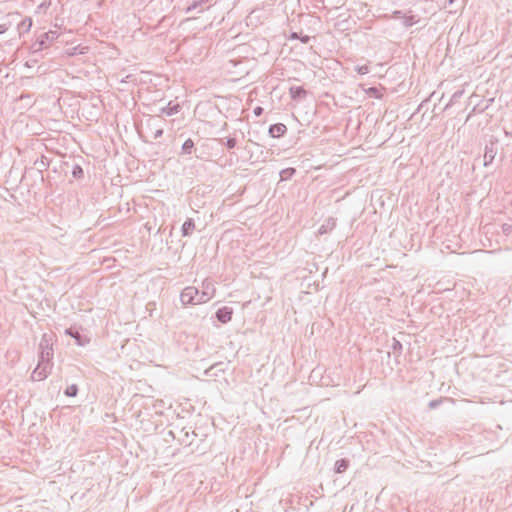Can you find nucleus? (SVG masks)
<instances>
[{
	"instance_id": "ddd939ff",
	"label": "nucleus",
	"mask_w": 512,
	"mask_h": 512,
	"mask_svg": "<svg viewBox=\"0 0 512 512\" xmlns=\"http://www.w3.org/2000/svg\"><path fill=\"white\" fill-rule=\"evenodd\" d=\"M179 104H172V102H169L167 106L162 107L160 109V113L166 114L167 116H172L179 111Z\"/></svg>"
},
{
	"instance_id": "f3484780",
	"label": "nucleus",
	"mask_w": 512,
	"mask_h": 512,
	"mask_svg": "<svg viewBox=\"0 0 512 512\" xmlns=\"http://www.w3.org/2000/svg\"><path fill=\"white\" fill-rule=\"evenodd\" d=\"M182 154H191L194 149V141L192 139H187L182 145Z\"/></svg>"
},
{
	"instance_id": "473e14b6",
	"label": "nucleus",
	"mask_w": 512,
	"mask_h": 512,
	"mask_svg": "<svg viewBox=\"0 0 512 512\" xmlns=\"http://www.w3.org/2000/svg\"><path fill=\"white\" fill-rule=\"evenodd\" d=\"M462 91H457L453 94L452 98H451V102L456 100L457 98H459L461 95H462Z\"/></svg>"
},
{
	"instance_id": "c9c22d12",
	"label": "nucleus",
	"mask_w": 512,
	"mask_h": 512,
	"mask_svg": "<svg viewBox=\"0 0 512 512\" xmlns=\"http://www.w3.org/2000/svg\"><path fill=\"white\" fill-rule=\"evenodd\" d=\"M465 0H449L450 4H453L454 2H461L464 3Z\"/></svg>"
},
{
	"instance_id": "4468645a",
	"label": "nucleus",
	"mask_w": 512,
	"mask_h": 512,
	"mask_svg": "<svg viewBox=\"0 0 512 512\" xmlns=\"http://www.w3.org/2000/svg\"><path fill=\"white\" fill-rule=\"evenodd\" d=\"M225 368H223V363L218 362L210 366L206 371L205 374L208 376H217V372H224Z\"/></svg>"
},
{
	"instance_id": "7c9ffc66",
	"label": "nucleus",
	"mask_w": 512,
	"mask_h": 512,
	"mask_svg": "<svg viewBox=\"0 0 512 512\" xmlns=\"http://www.w3.org/2000/svg\"><path fill=\"white\" fill-rule=\"evenodd\" d=\"M502 229H503V232L509 233V232H511L512 227L509 224H503Z\"/></svg>"
},
{
	"instance_id": "20e7f679",
	"label": "nucleus",
	"mask_w": 512,
	"mask_h": 512,
	"mask_svg": "<svg viewBox=\"0 0 512 512\" xmlns=\"http://www.w3.org/2000/svg\"><path fill=\"white\" fill-rule=\"evenodd\" d=\"M58 36H59L58 32L52 31V30L41 34L39 36L37 42L34 44V46L38 45V48H36L35 51L46 48L47 44L49 42H53L54 40H56L58 38Z\"/></svg>"
},
{
	"instance_id": "423d86ee",
	"label": "nucleus",
	"mask_w": 512,
	"mask_h": 512,
	"mask_svg": "<svg viewBox=\"0 0 512 512\" xmlns=\"http://www.w3.org/2000/svg\"><path fill=\"white\" fill-rule=\"evenodd\" d=\"M203 288L204 289L202 293L199 294V297L197 298V302L200 304L208 302L214 296L215 293V288L209 282H204Z\"/></svg>"
},
{
	"instance_id": "f03ea898",
	"label": "nucleus",
	"mask_w": 512,
	"mask_h": 512,
	"mask_svg": "<svg viewBox=\"0 0 512 512\" xmlns=\"http://www.w3.org/2000/svg\"><path fill=\"white\" fill-rule=\"evenodd\" d=\"M53 363L51 360L40 359L37 367L33 370L31 378L33 381H42L50 374Z\"/></svg>"
},
{
	"instance_id": "4be33fe9",
	"label": "nucleus",
	"mask_w": 512,
	"mask_h": 512,
	"mask_svg": "<svg viewBox=\"0 0 512 512\" xmlns=\"http://www.w3.org/2000/svg\"><path fill=\"white\" fill-rule=\"evenodd\" d=\"M78 393V387L76 384H72L65 389L64 394L68 397H75Z\"/></svg>"
},
{
	"instance_id": "f704fd0d",
	"label": "nucleus",
	"mask_w": 512,
	"mask_h": 512,
	"mask_svg": "<svg viewBox=\"0 0 512 512\" xmlns=\"http://www.w3.org/2000/svg\"><path fill=\"white\" fill-rule=\"evenodd\" d=\"M291 39H297L298 38V34L296 32H293L290 36Z\"/></svg>"
},
{
	"instance_id": "7ed1b4c3",
	"label": "nucleus",
	"mask_w": 512,
	"mask_h": 512,
	"mask_svg": "<svg viewBox=\"0 0 512 512\" xmlns=\"http://www.w3.org/2000/svg\"><path fill=\"white\" fill-rule=\"evenodd\" d=\"M199 297V291L197 288L193 286H188L184 288L180 294V301L183 305H196L199 304L197 302V298Z\"/></svg>"
},
{
	"instance_id": "a211bd4d",
	"label": "nucleus",
	"mask_w": 512,
	"mask_h": 512,
	"mask_svg": "<svg viewBox=\"0 0 512 512\" xmlns=\"http://www.w3.org/2000/svg\"><path fill=\"white\" fill-rule=\"evenodd\" d=\"M392 352L396 355V357H399L402 353V344L399 340L396 338L392 339V345H391Z\"/></svg>"
},
{
	"instance_id": "dca6fc26",
	"label": "nucleus",
	"mask_w": 512,
	"mask_h": 512,
	"mask_svg": "<svg viewBox=\"0 0 512 512\" xmlns=\"http://www.w3.org/2000/svg\"><path fill=\"white\" fill-rule=\"evenodd\" d=\"M158 121L160 120L157 117L150 119V125L156 128L153 136L154 139H158L163 135V128L156 123Z\"/></svg>"
},
{
	"instance_id": "6ab92c4d",
	"label": "nucleus",
	"mask_w": 512,
	"mask_h": 512,
	"mask_svg": "<svg viewBox=\"0 0 512 512\" xmlns=\"http://www.w3.org/2000/svg\"><path fill=\"white\" fill-rule=\"evenodd\" d=\"M296 173L295 168H286L280 172L281 180H288Z\"/></svg>"
},
{
	"instance_id": "9b49d317",
	"label": "nucleus",
	"mask_w": 512,
	"mask_h": 512,
	"mask_svg": "<svg viewBox=\"0 0 512 512\" xmlns=\"http://www.w3.org/2000/svg\"><path fill=\"white\" fill-rule=\"evenodd\" d=\"M290 96L293 100L299 101L306 97L307 91L301 86H291L289 88Z\"/></svg>"
},
{
	"instance_id": "412c9836",
	"label": "nucleus",
	"mask_w": 512,
	"mask_h": 512,
	"mask_svg": "<svg viewBox=\"0 0 512 512\" xmlns=\"http://www.w3.org/2000/svg\"><path fill=\"white\" fill-rule=\"evenodd\" d=\"M417 22L418 20L415 19L414 15H403V24L405 27H411Z\"/></svg>"
},
{
	"instance_id": "b1692460",
	"label": "nucleus",
	"mask_w": 512,
	"mask_h": 512,
	"mask_svg": "<svg viewBox=\"0 0 512 512\" xmlns=\"http://www.w3.org/2000/svg\"><path fill=\"white\" fill-rule=\"evenodd\" d=\"M367 93L369 94V96L371 97H374V98H382L383 94L381 93L380 89H378L377 87H370L368 90H367Z\"/></svg>"
},
{
	"instance_id": "aec40b11",
	"label": "nucleus",
	"mask_w": 512,
	"mask_h": 512,
	"mask_svg": "<svg viewBox=\"0 0 512 512\" xmlns=\"http://www.w3.org/2000/svg\"><path fill=\"white\" fill-rule=\"evenodd\" d=\"M65 333L70 335L71 337L75 338L78 345H80V346L84 345V343L81 340V335L78 331H74L72 328H68V329H66Z\"/></svg>"
},
{
	"instance_id": "0eeeda50",
	"label": "nucleus",
	"mask_w": 512,
	"mask_h": 512,
	"mask_svg": "<svg viewBox=\"0 0 512 512\" xmlns=\"http://www.w3.org/2000/svg\"><path fill=\"white\" fill-rule=\"evenodd\" d=\"M21 14L19 12H11L6 15L5 22L0 24V34H4L13 24L19 20Z\"/></svg>"
},
{
	"instance_id": "c85d7f7f",
	"label": "nucleus",
	"mask_w": 512,
	"mask_h": 512,
	"mask_svg": "<svg viewBox=\"0 0 512 512\" xmlns=\"http://www.w3.org/2000/svg\"><path fill=\"white\" fill-rule=\"evenodd\" d=\"M236 143H237V142H236V139H235V138H228V139L226 140V143H225V144H226V146H227V148H228V149H233V148H235Z\"/></svg>"
},
{
	"instance_id": "a878e982",
	"label": "nucleus",
	"mask_w": 512,
	"mask_h": 512,
	"mask_svg": "<svg viewBox=\"0 0 512 512\" xmlns=\"http://www.w3.org/2000/svg\"><path fill=\"white\" fill-rule=\"evenodd\" d=\"M333 226H335V220H334V219H332V218H330V219H328V221H327V224H326V225H325V224H323V225L320 227V229H319V233H320V234H323V233H325V232L327 231V228H328V227H333Z\"/></svg>"
},
{
	"instance_id": "f257e3e1",
	"label": "nucleus",
	"mask_w": 512,
	"mask_h": 512,
	"mask_svg": "<svg viewBox=\"0 0 512 512\" xmlns=\"http://www.w3.org/2000/svg\"><path fill=\"white\" fill-rule=\"evenodd\" d=\"M53 338L54 335L52 333H44L42 335L40 344H39V358L52 360L53 358Z\"/></svg>"
},
{
	"instance_id": "393cba45",
	"label": "nucleus",
	"mask_w": 512,
	"mask_h": 512,
	"mask_svg": "<svg viewBox=\"0 0 512 512\" xmlns=\"http://www.w3.org/2000/svg\"><path fill=\"white\" fill-rule=\"evenodd\" d=\"M179 440L185 446H192L193 445V439L190 440V433H189V431H185L184 437L180 438Z\"/></svg>"
},
{
	"instance_id": "39448f33",
	"label": "nucleus",
	"mask_w": 512,
	"mask_h": 512,
	"mask_svg": "<svg viewBox=\"0 0 512 512\" xmlns=\"http://www.w3.org/2000/svg\"><path fill=\"white\" fill-rule=\"evenodd\" d=\"M497 155V144L491 141L489 144H486L484 151V166H488L491 164Z\"/></svg>"
},
{
	"instance_id": "2eb2a0df",
	"label": "nucleus",
	"mask_w": 512,
	"mask_h": 512,
	"mask_svg": "<svg viewBox=\"0 0 512 512\" xmlns=\"http://www.w3.org/2000/svg\"><path fill=\"white\" fill-rule=\"evenodd\" d=\"M349 467V460L343 458L339 459L335 462V472L336 473H343L345 472Z\"/></svg>"
},
{
	"instance_id": "2f4dec72",
	"label": "nucleus",
	"mask_w": 512,
	"mask_h": 512,
	"mask_svg": "<svg viewBox=\"0 0 512 512\" xmlns=\"http://www.w3.org/2000/svg\"><path fill=\"white\" fill-rule=\"evenodd\" d=\"M403 15H404V14H402V12H401V11L396 10V11H394V12H393L392 17H393V18H402V19H403Z\"/></svg>"
},
{
	"instance_id": "f8f14e48",
	"label": "nucleus",
	"mask_w": 512,
	"mask_h": 512,
	"mask_svg": "<svg viewBox=\"0 0 512 512\" xmlns=\"http://www.w3.org/2000/svg\"><path fill=\"white\" fill-rule=\"evenodd\" d=\"M195 229V222L192 218H188L182 225L181 232L183 236H189Z\"/></svg>"
},
{
	"instance_id": "6e6552de",
	"label": "nucleus",
	"mask_w": 512,
	"mask_h": 512,
	"mask_svg": "<svg viewBox=\"0 0 512 512\" xmlns=\"http://www.w3.org/2000/svg\"><path fill=\"white\" fill-rule=\"evenodd\" d=\"M233 315V309L228 306L219 308L216 311V318L219 322L226 324L231 321Z\"/></svg>"
},
{
	"instance_id": "1a4fd4ad",
	"label": "nucleus",
	"mask_w": 512,
	"mask_h": 512,
	"mask_svg": "<svg viewBox=\"0 0 512 512\" xmlns=\"http://www.w3.org/2000/svg\"><path fill=\"white\" fill-rule=\"evenodd\" d=\"M287 127L283 123L272 124L269 127L268 133L272 138H279L285 135Z\"/></svg>"
},
{
	"instance_id": "e433bc0d",
	"label": "nucleus",
	"mask_w": 512,
	"mask_h": 512,
	"mask_svg": "<svg viewBox=\"0 0 512 512\" xmlns=\"http://www.w3.org/2000/svg\"><path fill=\"white\" fill-rule=\"evenodd\" d=\"M191 435H192L193 437H197V434H196L194 431H192V432H191Z\"/></svg>"
},
{
	"instance_id": "cd10ccee",
	"label": "nucleus",
	"mask_w": 512,
	"mask_h": 512,
	"mask_svg": "<svg viewBox=\"0 0 512 512\" xmlns=\"http://www.w3.org/2000/svg\"><path fill=\"white\" fill-rule=\"evenodd\" d=\"M442 401H443L442 398L432 400L429 402L428 407L430 409H435L442 403Z\"/></svg>"
},
{
	"instance_id": "5701e85b",
	"label": "nucleus",
	"mask_w": 512,
	"mask_h": 512,
	"mask_svg": "<svg viewBox=\"0 0 512 512\" xmlns=\"http://www.w3.org/2000/svg\"><path fill=\"white\" fill-rule=\"evenodd\" d=\"M72 176L76 179H81L84 176V171L80 165H75L72 169Z\"/></svg>"
},
{
	"instance_id": "72a5a7b5",
	"label": "nucleus",
	"mask_w": 512,
	"mask_h": 512,
	"mask_svg": "<svg viewBox=\"0 0 512 512\" xmlns=\"http://www.w3.org/2000/svg\"><path fill=\"white\" fill-rule=\"evenodd\" d=\"M301 42L304 44H307L310 41V37L308 35H305L300 38Z\"/></svg>"
},
{
	"instance_id": "9d476101",
	"label": "nucleus",
	"mask_w": 512,
	"mask_h": 512,
	"mask_svg": "<svg viewBox=\"0 0 512 512\" xmlns=\"http://www.w3.org/2000/svg\"><path fill=\"white\" fill-rule=\"evenodd\" d=\"M17 31L19 37H21L23 34L28 33L32 27V18L25 17L21 19L20 21L17 20Z\"/></svg>"
},
{
	"instance_id": "c756f323",
	"label": "nucleus",
	"mask_w": 512,
	"mask_h": 512,
	"mask_svg": "<svg viewBox=\"0 0 512 512\" xmlns=\"http://www.w3.org/2000/svg\"><path fill=\"white\" fill-rule=\"evenodd\" d=\"M253 112H254V114H255L256 116H260V115L263 113V108H262V107H260V106H257V107H255V108H254V111H253Z\"/></svg>"
},
{
	"instance_id": "bb28decb",
	"label": "nucleus",
	"mask_w": 512,
	"mask_h": 512,
	"mask_svg": "<svg viewBox=\"0 0 512 512\" xmlns=\"http://www.w3.org/2000/svg\"><path fill=\"white\" fill-rule=\"evenodd\" d=\"M355 70L360 75H365V74L369 73V71H370L369 66L366 65V64L365 65H358V66H356Z\"/></svg>"
}]
</instances>
